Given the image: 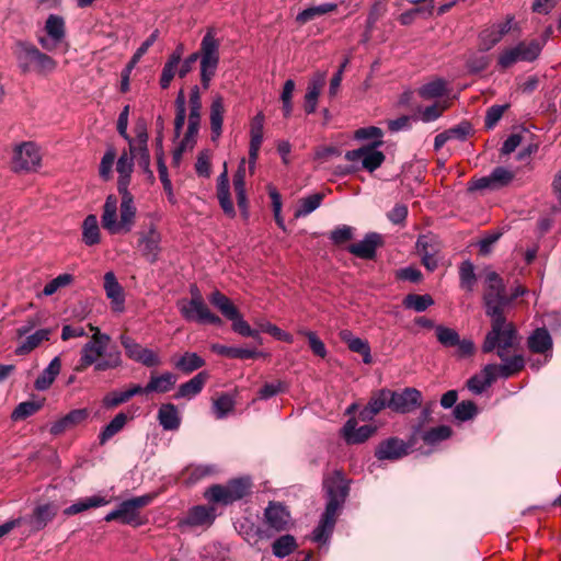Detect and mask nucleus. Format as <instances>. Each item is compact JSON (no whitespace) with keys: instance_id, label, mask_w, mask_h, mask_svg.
I'll return each mask as SVG.
<instances>
[{"instance_id":"5fc2aeb1","label":"nucleus","mask_w":561,"mask_h":561,"mask_svg":"<svg viewBox=\"0 0 561 561\" xmlns=\"http://www.w3.org/2000/svg\"><path fill=\"white\" fill-rule=\"evenodd\" d=\"M446 92V81L443 79H435L423 84L419 89V95L424 100H432L444 95Z\"/></svg>"},{"instance_id":"393cba45","label":"nucleus","mask_w":561,"mask_h":561,"mask_svg":"<svg viewBox=\"0 0 561 561\" xmlns=\"http://www.w3.org/2000/svg\"><path fill=\"white\" fill-rule=\"evenodd\" d=\"M327 79L325 72H317L309 80L307 92L305 95V111L308 114L316 112L318 98L321 93L322 88L324 87Z\"/></svg>"},{"instance_id":"6e6552de","label":"nucleus","mask_w":561,"mask_h":561,"mask_svg":"<svg viewBox=\"0 0 561 561\" xmlns=\"http://www.w3.org/2000/svg\"><path fill=\"white\" fill-rule=\"evenodd\" d=\"M219 49L220 39L216 36L214 28H208L201 41L199 50L195 51L199 59L201 82L204 89H208L216 75L220 60Z\"/></svg>"},{"instance_id":"58836bf2","label":"nucleus","mask_w":561,"mask_h":561,"mask_svg":"<svg viewBox=\"0 0 561 561\" xmlns=\"http://www.w3.org/2000/svg\"><path fill=\"white\" fill-rule=\"evenodd\" d=\"M61 370V360L58 356L54 357L49 365L43 370V373L37 377L34 382V387L36 390L44 391L47 390L56 377L59 375Z\"/></svg>"},{"instance_id":"9b49d317","label":"nucleus","mask_w":561,"mask_h":561,"mask_svg":"<svg viewBox=\"0 0 561 561\" xmlns=\"http://www.w3.org/2000/svg\"><path fill=\"white\" fill-rule=\"evenodd\" d=\"M153 495L146 494L122 502L117 508L111 511L104 519L106 522L119 520L123 524L139 526L142 524L140 510L149 505Z\"/></svg>"},{"instance_id":"f257e3e1","label":"nucleus","mask_w":561,"mask_h":561,"mask_svg":"<svg viewBox=\"0 0 561 561\" xmlns=\"http://www.w3.org/2000/svg\"><path fill=\"white\" fill-rule=\"evenodd\" d=\"M134 160L138 159L131 154L130 150L123 151L116 163L118 173L117 191L121 194V204L114 195H108L101 217L103 228L111 234L128 233L134 225L137 208L134 196L129 192L130 175L134 170Z\"/></svg>"},{"instance_id":"f3484780","label":"nucleus","mask_w":561,"mask_h":561,"mask_svg":"<svg viewBox=\"0 0 561 561\" xmlns=\"http://www.w3.org/2000/svg\"><path fill=\"white\" fill-rule=\"evenodd\" d=\"M119 342L125 350L126 356L146 367L160 366L162 360L159 354L148 347H144L127 334L119 336Z\"/></svg>"},{"instance_id":"69168bd1","label":"nucleus","mask_w":561,"mask_h":561,"mask_svg":"<svg viewBox=\"0 0 561 561\" xmlns=\"http://www.w3.org/2000/svg\"><path fill=\"white\" fill-rule=\"evenodd\" d=\"M262 142H263V134H250L249 171L251 174L254 173L256 160L259 157V152H260Z\"/></svg>"},{"instance_id":"0eeeda50","label":"nucleus","mask_w":561,"mask_h":561,"mask_svg":"<svg viewBox=\"0 0 561 561\" xmlns=\"http://www.w3.org/2000/svg\"><path fill=\"white\" fill-rule=\"evenodd\" d=\"M18 66L23 73L35 71L41 75L53 72L57 62L47 54L41 51L34 44L19 41L13 47Z\"/></svg>"},{"instance_id":"2eb2a0df","label":"nucleus","mask_w":561,"mask_h":561,"mask_svg":"<svg viewBox=\"0 0 561 561\" xmlns=\"http://www.w3.org/2000/svg\"><path fill=\"white\" fill-rule=\"evenodd\" d=\"M264 525L266 530H260V534L270 537L273 534L288 530L293 525V519L284 505L271 502L264 511Z\"/></svg>"},{"instance_id":"aec40b11","label":"nucleus","mask_w":561,"mask_h":561,"mask_svg":"<svg viewBox=\"0 0 561 561\" xmlns=\"http://www.w3.org/2000/svg\"><path fill=\"white\" fill-rule=\"evenodd\" d=\"M378 146H363L345 153V159L353 163H359L362 169L369 172L377 170L385 161V154L377 149Z\"/></svg>"},{"instance_id":"e433bc0d","label":"nucleus","mask_w":561,"mask_h":561,"mask_svg":"<svg viewBox=\"0 0 561 561\" xmlns=\"http://www.w3.org/2000/svg\"><path fill=\"white\" fill-rule=\"evenodd\" d=\"M158 420L165 431H175L181 424L180 413L173 403H163L159 408Z\"/></svg>"},{"instance_id":"dca6fc26","label":"nucleus","mask_w":561,"mask_h":561,"mask_svg":"<svg viewBox=\"0 0 561 561\" xmlns=\"http://www.w3.org/2000/svg\"><path fill=\"white\" fill-rule=\"evenodd\" d=\"M44 34L37 35L43 49L54 51L66 38V23L62 16L50 14L45 21Z\"/></svg>"},{"instance_id":"423d86ee","label":"nucleus","mask_w":561,"mask_h":561,"mask_svg":"<svg viewBox=\"0 0 561 561\" xmlns=\"http://www.w3.org/2000/svg\"><path fill=\"white\" fill-rule=\"evenodd\" d=\"M550 33L551 30L548 28L542 38L520 41L505 47L497 56V66L502 69H508L517 62L535 61L540 56Z\"/></svg>"},{"instance_id":"6e6d98bb","label":"nucleus","mask_w":561,"mask_h":561,"mask_svg":"<svg viewBox=\"0 0 561 561\" xmlns=\"http://www.w3.org/2000/svg\"><path fill=\"white\" fill-rule=\"evenodd\" d=\"M186 119V101L184 92L180 91L175 99V118H174V136L179 138L181 136L183 126Z\"/></svg>"},{"instance_id":"7c9ffc66","label":"nucleus","mask_w":561,"mask_h":561,"mask_svg":"<svg viewBox=\"0 0 561 561\" xmlns=\"http://www.w3.org/2000/svg\"><path fill=\"white\" fill-rule=\"evenodd\" d=\"M217 197L225 214L229 216H234V207L230 198V185L227 171V163H224V171L218 176Z\"/></svg>"},{"instance_id":"e2e57ef3","label":"nucleus","mask_w":561,"mask_h":561,"mask_svg":"<svg viewBox=\"0 0 561 561\" xmlns=\"http://www.w3.org/2000/svg\"><path fill=\"white\" fill-rule=\"evenodd\" d=\"M459 275L461 288L471 291L476 284V274L472 263L469 261L462 262L459 268Z\"/></svg>"},{"instance_id":"7ed1b4c3","label":"nucleus","mask_w":561,"mask_h":561,"mask_svg":"<svg viewBox=\"0 0 561 561\" xmlns=\"http://www.w3.org/2000/svg\"><path fill=\"white\" fill-rule=\"evenodd\" d=\"M91 339L82 346L79 368L93 366L95 371L116 369L122 366V353L117 348L108 350L111 337L102 333L98 327L89 325Z\"/></svg>"},{"instance_id":"473e14b6","label":"nucleus","mask_w":561,"mask_h":561,"mask_svg":"<svg viewBox=\"0 0 561 561\" xmlns=\"http://www.w3.org/2000/svg\"><path fill=\"white\" fill-rule=\"evenodd\" d=\"M208 378H209V375L207 371L198 373L192 379L182 383L179 387L178 392L175 393L174 398L175 399H182V398L192 399V398H194L203 390Z\"/></svg>"},{"instance_id":"a878e982","label":"nucleus","mask_w":561,"mask_h":561,"mask_svg":"<svg viewBox=\"0 0 561 561\" xmlns=\"http://www.w3.org/2000/svg\"><path fill=\"white\" fill-rule=\"evenodd\" d=\"M215 519L214 508L204 505L192 507L186 517L179 522L181 527L184 526H204L210 525Z\"/></svg>"},{"instance_id":"864d4df0","label":"nucleus","mask_w":561,"mask_h":561,"mask_svg":"<svg viewBox=\"0 0 561 561\" xmlns=\"http://www.w3.org/2000/svg\"><path fill=\"white\" fill-rule=\"evenodd\" d=\"M336 8H337V5L335 3H329V2L322 3L320 5L310 7V8L305 9L304 11H301L297 15L296 20H297V22L305 24V23L313 20L316 16L323 15V14L335 11Z\"/></svg>"},{"instance_id":"37998d69","label":"nucleus","mask_w":561,"mask_h":561,"mask_svg":"<svg viewBox=\"0 0 561 561\" xmlns=\"http://www.w3.org/2000/svg\"><path fill=\"white\" fill-rule=\"evenodd\" d=\"M245 159L240 161L238 170L233 175V188L237 195L238 206L241 209H247L248 199L245 194Z\"/></svg>"},{"instance_id":"6ab92c4d","label":"nucleus","mask_w":561,"mask_h":561,"mask_svg":"<svg viewBox=\"0 0 561 561\" xmlns=\"http://www.w3.org/2000/svg\"><path fill=\"white\" fill-rule=\"evenodd\" d=\"M390 410L407 414L422 404V393L415 388H404L402 391L389 390Z\"/></svg>"},{"instance_id":"338daca9","label":"nucleus","mask_w":561,"mask_h":561,"mask_svg":"<svg viewBox=\"0 0 561 561\" xmlns=\"http://www.w3.org/2000/svg\"><path fill=\"white\" fill-rule=\"evenodd\" d=\"M492 382L493 379H491V377L484 373L483 368L481 374L471 377L468 380L467 385L470 391L478 394L484 391L488 387H490Z\"/></svg>"},{"instance_id":"b1692460","label":"nucleus","mask_w":561,"mask_h":561,"mask_svg":"<svg viewBox=\"0 0 561 561\" xmlns=\"http://www.w3.org/2000/svg\"><path fill=\"white\" fill-rule=\"evenodd\" d=\"M385 408L390 409L389 389L374 392L367 405L359 412V419L370 421Z\"/></svg>"},{"instance_id":"9d476101","label":"nucleus","mask_w":561,"mask_h":561,"mask_svg":"<svg viewBox=\"0 0 561 561\" xmlns=\"http://www.w3.org/2000/svg\"><path fill=\"white\" fill-rule=\"evenodd\" d=\"M251 489L249 478H239L229 481L226 485L216 484L205 492V497L211 503L224 505L233 503L245 496Z\"/></svg>"},{"instance_id":"09e8293b","label":"nucleus","mask_w":561,"mask_h":561,"mask_svg":"<svg viewBox=\"0 0 561 561\" xmlns=\"http://www.w3.org/2000/svg\"><path fill=\"white\" fill-rule=\"evenodd\" d=\"M501 41H502V38L499 36L494 26L492 24L488 25L479 33V36H478L479 50L481 53L489 51Z\"/></svg>"},{"instance_id":"20e7f679","label":"nucleus","mask_w":561,"mask_h":561,"mask_svg":"<svg viewBox=\"0 0 561 561\" xmlns=\"http://www.w3.org/2000/svg\"><path fill=\"white\" fill-rule=\"evenodd\" d=\"M324 489L328 495V503L322 518L312 533V540L316 542H325L334 528L339 510L344 504L348 486L340 472L324 479Z\"/></svg>"},{"instance_id":"f03ea898","label":"nucleus","mask_w":561,"mask_h":561,"mask_svg":"<svg viewBox=\"0 0 561 561\" xmlns=\"http://www.w3.org/2000/svg\"><path fill=\"white\" fill-rule=\"evenodd\" d=\"M486 287L484 293L485 312L491 318V330L485 336V350L494 346L499 333H504L505 344L512 341V322H507L503 316L504 309L508 306L510 299L504 293L502 278L495 272H489L485 278Z\"/></svg>"},{"instance_id":"052dcab7","label":"nucleus","mask_w":561,"mask_h":561,"mask_svg":"<svg viewBox=\"0 0 561 561\" xmlns=\"http://www.w3.org/2000/svg\"><path fill=\"white\" fill-rule=\"evenodd\" d=\"M42 404L35 401H24L18 404V407L13 410L11 414V419L13 421H22L27 419L28 416L35 414Z\"/></svg>"},{"instance_id":"49530a36","label":"nucleus","mask_w":561,"mask_h":561,"mask_svg":"<svg viewBox=\"0 0 561 561\" xmlns=\"http://www.w3.org/2000/svg\"><path fill=\"white\" fill-rule=\"evenodd\" d=\"M205 365V360L196 353L186 352L175 363V368L179 370L190 374L194 370L202 368Z\"/></svg>"},{"instance_id":"a211bd4d","label":"nucleus","mask_w":561,"mask_h":561,"mask_svg":"<svg viewBox=\"0 0 561 561\" xmlns=\"http://www.w3.org/2000/svg\"><path fill=\"white\" fill-rule=\"evenodd\" d=\"M137 249L141 255L149 262L158 260L161 252V233L154 224L138 231Z\"/></svg>"},{"instance_id":"4d7b16f0","label":"nucleus","mask_w":561,"mask_h":561,"mask_svg":"<svg viewBox=\"0 0 561 561\" xmlns=\"http://www.w3.org/2000/svg\"><path fill=\"white\" fill-rule=\"evenodd\" d=\"M434 304L433 298L425 295L409 294L403 300V305L408 309H413L416 312L425 311Z\"/></svg>"},{"instance_id":"c03bdc74","label":"nucleus","mask_w":561,"mask_h":561,"mask_svg":"<svg viewBox=\"0 0 561 561\" xmlns=\"http://www.w3.org/2000/svg\"><path fill=\"white\" fill-rule=\"evenodd\" d=\"M82 240L87 245H95L100 242V228L95 215L85 217L82 224Z\"/></svg>"},{"instance_id":"c85d7f7f","label":"nucleus","mask_w":561,"mask_h":561,"mask_svg":"<svg viewBox=\"0 0 561 561\" xmlns=\"http://www.w3.org/2000/svg\"><path fill=\"white\" fill-rule=\"evenodd\" d=\"M407 445L402 440L398 438H389L378 446L376 457L379 460H396L407 455Z\"/></svg>"},{"instance_id":"cd10ccee","label":"nucleus","mask_w":561,"mask_h":561,"mask_svg":"<svg viewBox=\"0 0 561 561\" xmlns=\"http://www.w3.org/2000/svg\"><path fill=\"white\" fill-rule=\"evenodd\" d=\"M88 417L87 409H77L70 411L68 414L54 422L50 426V433L53 435H60L69 428H72Z\"/></svg>"},{"instance_id":"13d9d810","label":"nucleus","mask_w":561,"mask_h":561,"mask_svg":"<svg viewBox=\"0 0 561 561\" xmlns=\"http://www.w3.org/2000/svg\"><path fill=\"white\" fill-rule=\"evenodd\" d=\"M451 435V428L447 425H439L437 427H433L428 431H426L422 435V439L427 445H436L447 438H449Z\"/></svg>"},{"instance_id":"c756f323","label":"nucleus","mask_w":561,"mask_h":561,"mask_svg":"<svg viewBox=\"0 0 561 561\" xmlns=\"http://www.w3.org/2000/svg\"><path fill=\"white\" fill-rule=\"evenodd\" d=\"M190 113L187 118V130L191 134H198L202 118V98L198 87H193L190 93Z\"/></svg>"},{"instance_id":"f8f14e48","label":"nucleus","mask_w":561,"mask_h":561,"mask_svg":"<svg viewBox=\"0 0 561 561\" xmlns=\"http://www.w3.org/2000/svg\"><path fill=\"white\" fill-rule=\"evenodd\" d=\"M504 333L501 332L496 336L494 341V346L490 350H485V341L482 345V351L484 353H490L494 350H496L497 356L502 359L503 364L507 366V368L515 375L516 373L520 371L524 366L525 362L522 355H513L510 356V353L512 351H515L516 346L518 345V336L515 328H512V341L505 344L504 340Z\"/></svg>"},{"instance_id":"5701e85b","label":"nucleus","mask_w":561,"mask_h":561,"mask_svg":"<svg viewBox=\"0 0 561 561\" xmlns=\"http://www.w3.org/2000/svg\"><path fill=\"white\" fill-rule=\"evenodd\" d=\"M103 287L106 297L111 300L112 309L115 312H122L125 302L124 289L112 271L104 274Z\"/></svg>"},{"instance_id":"4be33fe9","label":"nucleus","mask_w":561,"mask_h":561,"mask_svg":"<svg viewBox=\"0 0 561 561\" xmlns=\"http://www.w3.org/2000/svg\"><path fill=\"white\" fill-rule=\"evenodd\" d=\"M513 173L505 168H495L488 176L472 182L471 190H497L507 185L513 180Z\"/></svg>"},{"instance_id":"4c0bfd02","label":"nucleus","mask_w":561,"mask_h":561,"mask_svg":"<svg viewBox=\"0 0 561 561\" xmlns=\"http://www.w3.org/2000/svg\"><path fill=\"white\" fill-rule=\"evenodd\" d=\"M51 333V329H39L34 333L28 334L16 347L15 353L18 355H26L31 353L33 350L38 347L43 342L48 341Z\"/></svg>"},{"instance_id":"412c9836","label":"nucleus","mask_w":561,"mask_h":561,"mask_svg":"<svg viewBox=\"0 0 561 561\" xmlns=\"http://www.w3.org/2000/svg\"><path fill=\"white\" fill-rule=\"evenodd\" d=\"M416 251L421 256L422 264L428 271H435L438 266V254L440 252V242L436 236L422 234L416 241Z\"/></svg>"},{"instance_id":"8fccbe9b","label":"nucleus","mask_w":561,"mask_h":561,"mask_svg":"<svg viewBox=\"0 0 561 561\" xmlns=\"http://www.w3.org/2000/svg\"><path fill=\"white\" fill-rule=\"evenodd\" d=\"M297 548V542L294 536L284 535L277 538L272 545L273 554L277 558H285L294 552Z\"/></svg>"},{"instance_id":"c9c22d12","label":"nucleus","mask_w":561,"mask_h":561,"mask_svg":"<svg viewBox=\"0 0 561 561\" xmlns=\"http://www.w3.org/2000/svg\"><path fill=\"white\" fill-rule=\"evenodd\" d=\"M340 337L343 342H345L347 344L348 348L352 352L358 353L363 356V362L365 364L371 363L373 358H371V354H370V347H369V344L365 340L354 336L352 334V332L348 330L341 331Z\"/></svg>"},{"instance_id":"a19ab883","label":"nucleus","mask_w":561,"mask_h":561,"mask_svg":"<svg viewBox=\"0 0 561 561\" xmlns=\"http://www.w3.org/2000/svg\"><path fill=\"white\" fill-rule=\"evenodd\" d=\"M106 504H108V500H106L105 496L93 495L90 497H84V499L78 500L76 503H73L72 505L65 508L64 514L67 516H71V515L79 514L83 511H87L89 508L101 507Z\"/></svg>"},{"instance_id":"2f4dec72","label":"nucleus","mask_w":561,"mask_h":561,"mask_svg":"<svg viewBox=\"0 0 561 561\" xmlns=\"http://www.w3.org/2000/svg\"><path fill=\"white\" fill-rule=\"evenodd\" d=\"M225 103L221 95H216L213 99L209 113L211 139L217 140L222 133V123L225 114Z\"/></svg>"},{"instance_id":"0e129e2a","label":"nucleus","mask_w":561,"mask_h":561,"mask_svg":"<svg viewBox=\"0 0 561 561\" xmlns=\"http://www.w3.org/2000/svg\"><path fill=\"white\" fill-rule=\"evenodd\" d=\"M72 282L73 276L71 274H60L45 285L43 289V295L51 296L60 288L69 286Z\"/></svg>"},{"instance_id":"3c124183","label":"nucleus","mask_w":561,"mask_h":561,"mask_svg":"<svg viewBox=\"0 0 561 561\" xmlns=\"http://www.w3.org/2000/svg\"><path fill=\"white\" fill-rule=\"evenodd\" d=\"M196 137L197 134H191V131L186 130L184 137L180 140L172 152V164L174 167H179L183 154L194 148L196 144Z\"/></svg>"},{"instance_id":"bf43d9fd","label":"nucleus","mask_w":561,"mask_h":561,"mask_svg":"<svg viewBox=\"0 0 561 561\" xmlns=\"http://www.w3.org/2000/svg\"><path fill=\"white\" fill-rule=\"evenodd\" d=\"M234 400L228 393H222L213 402V409L218 420L224 419L233 410Z\"/></svg>"},{"instance_id":"774afa93","label":"nucleus","mask_w":561,"mask_h":561,"mask_svg":"<svg viewBox=\"0 0 561 561\" xmlns=\"http://www.w3.org/2000/svg\"><path fill=\"white\" fill-rule=\"evenodd\" d=\"M478 409L472 401H462L454 409V415L459 421H468L477 415Z\"/></svg>"},{"instance_id":"603ef678","label":"nucleus","mask_w":561,"mask_h":561,"mask_svg":"<svg viewBox=\"0 0 561 561\" xmlns=\"http://www.w3.org/2000/svg\"><path fill=\"white\" fill-rule=\"evenodd\" d=\"M255 325L259 328L260 332H265L271 334L274 339L278 341H283L286 343H293L294 337L290 333L285 332L284 330L279 329L277 325L264 320V319H256L254 320Z\"/></svg>"},{"instance_id":"f704fd0d","label":"nucleus","mask_w":561,"mask_h":561,"mask_svg":"<svg viewBox=\"0 0 561 561\" xmlns=\"http://www.w3.org/2000/svg\"><path fill=\"white\" fill-rule=\"evenodd\" d=\"M176 382V376L170 371L161 375L151 374L149 382L146 385V393L157 392L165 393L170 391Z\"/></svg>"},{"instance_id":"a18cd8bd","label":"nucleus","mask_w":561,"mask_h":561,"mask_svg":"<svg viewBox=\"0 0 561 561\" xmlns=\"http://www.w3.org/2000/svg\"><path fill=\"white\" fill-rule=\"evenodd\" d=\"M323 198V193H316L307 197L300 198L295 209V217L300 218L310 215L312 211L320 207Z\"/></svg>"},{"instance_id":"72a5a7b5","label":"nucleus","mask_w":561,"mask_h":561,"mask_svg":"<svg viewBox=\"0 0 561 561\" xmlns=\"http://www.w3.org/2000/svg\"><path fill=\"white\" fill-rule=\"evenodd\" d=\"M379 243L380 236L377 233H369L362 241L351 244L348 247V251L360 259H373Z\"/></svg>"},{"instance_id":"39448f33","label":"nucleus","mask_w":561,"mask_h":561,"mask_svg":"<svg viewBox=\"0 0 561 561\" xmlns=\"http://www.w3.org/2000/svg\"><path fill=\"white\" fill-rule=\"evenodd\" d=\"M129 116V105L124 106L117 119V131L128 142V148L133 156L138 159V165L148 171L150 167V154L148 150V133L146 124L138 123L135 126V137L127 133Z\"/></svg>"},{"instance_id":"ea45409f","label":"nucleus","mask_w":561,"mask_h":561,"mask_svg":"<svg viewBox=\"0 0 561 561\" xmlns=\"http://www.w3.org/2000/svg\"><path fill=\"white\" fill-rule=\"evenodd\" d=\"M57 514V507L53 504L38 505L33 515L30 517L28 523L33 530L43 529Z\"/></svg>"},{"instance_id":"bb28decb","label":"nucleus","mask_w":561,"mask_h":561,"mask_svg":"<svg viewBox=\"0 0 561 561\" xmlns=\"http://www.w3.org/2000/svg\"><path fill=\"white\" fill-rule=\"evenodd\" d=\"M357 422L355 419H350L343 427V436L348 444H359L368 439L376 431L371 425H363L356 427Z\"/></svg>"},{"instance_id":"680f3d73","label":"nucleus","mask_w":561,"mask_h":561,"mask_svg":"<svg viewBox=\"0 0 561 561\" xmlns=\"http://www.w3.org/2000/svg\"><path fill=\"white\" fill-rule=\"evenodd\" d=\"M435 333L437 341L445 347H454L459 342V334L454 329L436 325Z\"/></svg>"},{"instance_id":"4468645a","label":"nucleus","mask_w":561,"mask_h":561,"mask_svg":"<svg viewBox=\"0 0 561 561\" xmlns=\"http://www.w3.org/2000/svg\"><path fill=\"white\" fill-rule=\"evenodd\" d=\"M176 307L181 316L188 322L201 324L220 325L222 320L214 313L205 301H186V298L180 299Z\"/></svg>"},{"instance_id":"de8ad7c7","label":"nucleus","mask_w":561,"mask_h":561,"mask_svg":"<svg viewBox=\"0 0 561 561\" xmlns=\"http://www.w3.org/2000/svg\"><path fill=\"white\" fill-rule=\"evenodd\" d=\"M128 416L121 412L114 416V419L103 428L101 432L99 439L101 444H105L110 440L114 435L121 432L126 425Z\"/></svg>"},{"instance_id":"79ce46f5","label":"nucleus","mask_w":561,"mask_h":561,"mask_svg":"<svg viewBox=\"0 0 561 561\" xmlns=\"http://www.w3.org/2000/svg\"><path fill=\"white\" fill-rule=\"evenodd\" d=\"M528 347L534 353L545 354L552 347V340L546 329H537L528 337Z\"/></svg>"},{"instance_id":"ddd939ff","label":"nucleus","mask_w":561,"mask_h":561,"mask_svg":"<svg viewBox=\"0 0 561 561\" xmlns=\"http://www.w3.org/2000/svg\"><path fill=\"white\" fill-rule=\"evenodd\" d=\"M42 152L33 141L16 145L12 154V169L16 172H34L41 167Z\"/></svg>"},{"instance_id":"1a4fd4ad","label":"nucleus","mask_w":561,"mask_h":561,"mask_svg":"<svg viewBox=\"0 0 561 561\" xmlns=\"http://www.w3.org/2000/svg\"><path fill=\"white\" fill-rule=\"evenodd\" d=\"M209 302L218 309V311L229 321H231L232 330L245 337H253L262 344V339L259 335V330L252 329L250 324L243 319L238 308L232 301L219 290H214L208 296Z\"/></svg>"}]
</instances>
